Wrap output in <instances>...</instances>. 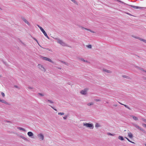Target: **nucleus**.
I'll return each instance as SVG.
<instances>
[{
    "instance_id": "nucleus-1",
    "label": "nucleus",
    "mask_w": 146,
    "mask_h": 146,
    "mask_svg": "<svg viewBox=\"0 0 146 146\" xmlns=\"http://www.w3.org/2000/svg\"><path fill=\"white\" fill-rule=\"evenodd\" d=\"M131 123L133 126H134V127H135L137 129L141 131L144 133H146V131L144 129H143L142 128H141V127H140L138 125L136 124V123Z\"/></svg>"
},
{
    "instance_id": "nucleus-2",
    "label": "nucleus",
    "mask_w": 146,
    "mask_h": 146,
    "mask_svg": "<svg viewBox=\"0 0 146 146\" xmlns=\"http://www.w3.org/2000/svg\"><path fill=\"white\" fill-rule=\"evenodd\" d=\"M55 39L57 40V42L62 46H67L66 44L62 40H61L58 38H55Z\"/></svg>"
},
{
    "instance_id": "nucleus-3",
    "label": "nucleus",
    "mask_w": 146,
    "mask_h": 146,
    "mask_svg": "<svg viewBox=\"0 0 146 146\" xmlns=\"http://www.w3.org/2000/svg\"><path fill=\"white\" fill-rule=\"evenodd\" d=\"M37 26L39 28V29H40L41 31H42V33L44 34V36L46 37L47 38H48V39H49V37L47 35V34L45 32V31H44V29L40 26L39 25H37Z\"/></svg>"
},
{
    "instance_id": "nucleus-4",
    "label": "nucleus",
    "mask_w": 146,
    "mask_h": 146,
    "mask_svg": "<svg viewBox=\"0 0 146 146\" xmlns=\"http://www.w3.org/2000/svg\"><path fill=\"white\" fill-rule=\"evenodd\" d=\"M84 125L86 126L90 129H93L94 128V125L92 123H84Z\"/></svg>"
},
{
    "instance_id": "nucleus-5",
    "label": "nucleus",
    "mask_w": 146,
    "mask_h": 146,
    "mask_svg": "<svg viewBox=\"0 0 146 146\" xmlns=\"http://www.w3.org/2000/svg\"><path fill=\"white\" fill-rule=\"evenodd\" d=\"M41 58L42 59H43V60H44L48 61L50 62H51L52 63H54V62H53L50 59L48 58H47L46 57H43L42 56H41Z\"/></svg>"
},
{
    "instance_id": "nucleus-6",
    "label": "nucleus",
    "mask_w": 146,
    "mask_h": 146,
    "mask_svg": "<svg viewBox=\"0 0 146 146\" xmlns=\"http://www.w3.org/2000/svg\"><path fill=\"white\" fill-rule=\"evenodd\" d=\"M128 5L131 6V7H133V8L135 9H143L144 8V7H140L138 6H134L131 5Z\"/></svg>"
},
{
    "instance_id": "nucleus-7",
    "label": "nucleus",
    "mask_w": 146,
    "mask_h": 146,
    "mask_svg": "<svg viewBox=\"0 0 146 146\" xmlns=\"http://www.w3.org/2000/svg\"><path fill=\"white\" fill-rule=\"evenodd\" d=\"M38 66L39 68L41 70L45 72L46 71L45 69H44V68L42 66L38 64Z\"/></svg>"
},
{
    "instance_id": "nucleus-8",
    "label": "nucleus",
    "mask_w": 146,
    "mask_h": 146,
    "mask_svg": "<svg viewBox=\"0 0 146 146\" xmlns=\"http://www.w3.org/2000/svg\"><path fill=\"white\" fill-rule=\"evenodd\" d=\"M38 136L39 137V139H41V140H42L44 139V136L41 133L38 134Z\"/></svg>"
},
{
    "instance_id": "nucleus-9",
    "label": "nucleus",
    "mask_w": 146,
    "mask_h": 146,
    "mask_svg": "<svg viewBox=\"0 0 146 146\" xmlns=\"http://www.w3.org/2000/svg\"><path fill=\"white\" fill-rule=\"evenodd\" d=\"M87 90L86 89H85L84 90H82L80 92V93L83 95H85L87 93Z\"/></svg>"
},
{
    "instance_id": "nucleus-10",
    "label": "nucleus",
    "mask_w": 146,
    "mask_h": 146,
    "mask_svg": "<svg viewBox=\"0 0 146 146\" xmlns=\"http://www.w3.org/2000/svg\"><path fill=\"white\" fill-rule=\"evenodd\" d=\"M135 67L136 68H137L138 69H139V70H141V71H143V72H146V70H144L143 69V68H140L139 67H138V66H135Z\"/></svg>"
},
{
    "instance_id": "nucleus-11",
    "label": "nucleus",
    "mask_w": 146,
    "mask_h": 146,
    "mask_svg": "<svg viewBox=\"0 0 146 146\" xmlns=\"http://www.w3.org/2000/svg\"><path fill=\"white\" fill-rule=\"evenodd\" d=\"M27 135L29 136L30 137H31L33 135V133L31 131L28 132L27 133Z\"/></svg>"
},
{
    "instance_id": "nucleus-12",
    "label": "nucleus",
    "mask_w": 146,
    "mask_h": 146,
    "mask_svg": "<svg viewBox=\"0 0 146 146\" xmlns=\"http://www.w3.org/2000/svg\"><path fill=\"white\" fill-rule=\"evenodd\" d=\"M22 19L25 23L29 25H30V23L28 22V21H27V20L26 19H25V18H23Z\"/></svg>"
},
{
    "instance_id": "nucleus-13",
    "label": "nucleus",
    "mask_w": 146,
    "mask_h": 146,
    "mask_svg": "<svg viewBox=\"0 0 146 146\" xmlns=\"http://www.w3.org/2000/svg\"><path fill=\"white\" fill-rule=\"evenodd\" d=\"M136 38H137V39H138L139 40H140L141 41H143V42H145L146 43V40H145V39H142L141 38H139V37H135Z\"/></svg>"
},
{
    "instance_id": "nucleus-14",
    "label": "nucleus",
    "mask_w": 146,
    "mask_h": 146,
    "mask_svg": "<svg viewBox=\"0 0 146 146\" xmlns=\"http://www.w3.org/2000/svg\"><path fill=\"white\" fill-rule=\"evenodd\" d=\"M0 102H1L2 103L5 104L7 105H9V104L6 101H5V100H1Z\"/></svg>"
},
{
    "instance_id": "nucleus-15",
    "label": "nucleus",
    "mask_w": 146,
    "mask_h": 146,
    "mask_svg": "<svg viewBox=\"0 0 146 146\" xmlns=\"http://www.w3.org/2000/svg\"><path fill=\"white\" fill-rule=\"evenodd\" d=\"M128 135L130 138H132L133 137L132 134L130 132L128 133Z\"/></svg>"
},
{
    "instance_id": "nucleus-16",
    "label": "nucleus",
    "mask_w": 146,
    "mask_h": 146,
    "mask_svg": "<svg viewBox=\"0 0 146 146\" xmlns=\"http://www.w3.org/2000/svg\"><path fill=\"white\" fill-rule=\"evenodd\" d=\"M103 71L104 72H106L109 73H111V72L110 70H108L107 69H103Z\"/></svg>"
},
{
    "instance_id": "nucleus-17",
    "label": "nucleus",
    "mask_w": 146,
    "mask_h": 146,
    "mask_svg": "<svg viewBox=\"0 0 146 146\" xmlns=\"http://www.w3.org/2000/svg\"><path fill=\"white\" fill-rule=\"evenodd\" d=\"M20 137L22 138V139H24V140H25V141H29V140H28V139H27V138H26L25 137H24L23 136H22V135H21L20 136Z\"/></svg>"
},
{
    "instance_id": "nucleus-18",
    "label": "nucleus",
    "mask_w": 146,
    "mask_h": 146,
    "mask_svg": "<svg viewBox=\"0 0 146 146\" xmlns=\"http://www.w3.org/2000/svg\"><path fill=\"white\" fill-rule=\"evenodd\" d=\"M118 139L121 140L123 141L124 140V138L123 137L119 136L118 137Z\"/></svg>"
},
{
    "instance_id": "nucleus-19",
    "label": "nucleus",
    "mask_w": 146,
    "mask_h": 146,
    "mask_svg": "<svg viewBox=\"0 0 146 146\" xmlns=\"http://www.w3.org/2000/svg\"><path fill=\"white\" fill-rule=\"evenodd\" d=\"M119 103L121 105H123L125 108H127V109H129V110H131V109L129 108V107L127 105H125V104H121V103H119Z\"/></svg>"
},
{
    "instance_id": "nucleus-20",
    "label": "nucleus",
    "mask_w": 146,
    "mask_h": 146,
    "mask_svg": "<svg viewBox=\"0 0 146 146\" xmlns=\"http://www.w3.org/2000/svg\"><path fill=\"white\" fill-rule=\"evenodd\" d=\"M17 128L19 130H23V131H26V130L24 128H23L21 127H17Z\"/></svg>"
},
{
    "instance_id": "nucleus-21",
    "label": "nucleus",
    "mask_w": 146,
    "mask_h": 146,
    "mask_svg": "<svg viewBox=\"0 0 146 146\" xmlns=\"http://www.w3.org/2000/svg\"><path fill=\"white\" fill-rule=\"evenodd\" d=\"M101 126L98 123H96L95 125V127H101Z\"/></svg>"
},
{
    "instance_id": "nucleus-22",
    "label": "nucleus",
    "mask_w": 146,
    "mask_h": 146,
    "mask_svg": "<svg viewBox=\"0 0 146 146\" xmlns=\"http://www.w3.org/2000/svg\"><path fill=\"white\" fill-rule=\"evenodd\" d=\"M132 117L135 120H138V118L135 116L132 115Z\"/></svg>"
},
{
    "instance_id": "nucleus-23",
    "label": "nucleus",
    "mask_w": 146,
    "mask_h": 146,
    "mask_svg": "<svg viewBox=\"0 0 146 146\" xmlns=\"http://www.w3.org/2000/svg\"><path fill=\"white\" fill-rule=\"evenodd\" d=\"M46 102H48L50 103L51 104L53 103L54 102L51 100H46Z\"/></svg>"
},
{
    "instance_id": "nucleus-24",
    "label": "nucleus",
    "mask_w": 146,
    "mask_h": 146,
    "mask_svg": "<svg viewBox=\"0 0 146 146\" xmlns=\"http://www.w3.org/2000/svg\"><path fill=\"white\" fill-rule=\"evenodd\" d=\"M117 1H118V2H120L121 3H123L125 5H128L127 4H126L125 3H124L123 2V1H120V0H117Z\"/></svg>"
},
{
    "instance_id": "nucleus-25",
    "label": "nucleus",
    "mask_w": 146,
    "mask_h": 146,
    "mask_svg": "<svg viewBox=\"0 0 146 146\" xmlns=\"http://www.w3.org/2000/svg\"><path fill=\"white\" fill-rule=\"evenodd\" d=\"M61 62L62 63L65 64V65H68V63H67V62H64V61H61Z\"/></svg>"
},
{
    "instance_id": "nucleus-26",
    "label": "nucleus",
    "mask_w": 146,
    "mask_h": 146,
    "mask_svg": "<svg viewBox=\"0 0 146 146\" xmlns=\"http://www.w3.org/2000/svg\"><path fill=\"white\" fill-rule=\"evenodd\" d=\"M107 134L108 135H111V136H114L115 135V134H112V133H109V132L107 133Z\"/></svg>"
},
{
    "instance_id": "nucleus-27",
    "label": "nucleus",
    "mask_w": 146,
    "mask_h": 146,
    "mask_svg": "<svg viewBox=\"0 0 146 146\" xmlns=\"http://www.w3.org/2000/svg\"><path fill=\"white\" fill-rule=\"evenodd\" d=\"M86 46L89 48H92V45L91 44H89L88 45H86Z\"/></svg>"
},
{
    "instance_id": "nucleus-28",
    "label": "nucleus",
    "mask_w": 146,
    "mask_h": 146,
    "mask_svg": "<svg viewBox=\"0 0 146 146\" xmlns=\"http://www.w3.org/2000/svg\"><path fill=\"white\" fill-rule=\"evenodd\" d=\"M94 104V103H93V102H91V103H88L87 104V105L89 106H91V105H92Z\"/></svg>"
},
{
    "instance_id": "nucleus-29",
    "label": "nucleus",
    "mask_w": 146,
    "mask_h": 146,
    "mask_svg": "<svg viewBox=\"0 0 146 146\" xmlns=\"http://www.w3.org/2000/svg\"><path fill=\"white\" fill-rule=\"evenodd\" d=\"M71 1H72L74 3L76 4H77V3L76 2V1L75 0H70Z\"/></svg>"
},
{
    "instance_id": "nucleus-30",
    "label": "nucleus",
    "mask_w": 146,
    "mask_h": 146,
    "mask_svg": "<svg viewBox=\"0 0 146 146\" xmlns=\"http://www.w3.org/2000/svg\"><path fill=\"white\" fill-rule=\"evenodd\" d=\"M43 48V49H46L47 50H49V51H52V50L49 48H43V47H42Z\"/></svg>"
},
{
    "instance_id": "nucleus-31",
    "label": "nucleus",
    "mask_w": 146,
    "mask_h": 146,
    "mask_svg": "<svg viewBox=\"0 0 146 146\" xmlns=\"http://www.w3.org/2000/svg\"><path fill=\"white\" fill-rule=\"evenodd\" d=\"M58 115H64V113H63V112H59L58 113Z\"/></svg>"
},
{
    "instance_id": "nucleus-32",
    "label": "nucleus",
    "mask_w": 146,
    "mask_h": 146,
    "mask_svg": "<svg viewBox=\"0 0 146 146\" xmlns=\"http://www.w3.org/2000/svg\"><path fill=\"white\" fill-rule=\"evenodd\" d=\"M38 94V95H40L41 96H44V95L41 93H39Z\"/></svg>"
},
{
    "instance_id": "nucleus-33",
    "label": "nucleus",
    "mask_w": 146,
    "mask_h": 146,
    "mask_svg": "<svg viewBox=\"0 0 146 146\" xmlns=\"http://www.w3.org/2000/svg\"><path fill=\"white\" fill-rule=\"evenodd\" d=\"M86 30H88V31H90V32L92 33H94V32L93 31L91 30L90 29H86Z\"/></svg>"
},
{
    "instance_id": "nucleus-34",
    "label": "nucleus",
    "mask_w": 146,
    "mask_h": 146,
    "mask_svg": "<svg viewBox=\"0 0 146 146\" xmlns=\"http://www.w3.org/2000/svg\"><path fill=\"white\" fill-rule=\"evenodd\" d=\"M94 100L96 102L100 101L101 100L99 99H94Z\"/></svg>"
},
{
    "instance_id": "nucleus-35",
    "label": "nucleus",
    "mask_w": 146,
    "mask_h": 146,
    "mask_svg": "<svg viewBox=\"0 0 146 146\" xmlns=\"http://www.w3.org/2000/svg\"><path fill=\"white\" fill-rule=\"evenodd\" d=\"M68 116L67 115H65L64 117H63V118L64 119H66L67 117H68Z\"/></svg>"
},
{
    "instance_id": "nucleus-36",
    "label": "nucleus",
    "mask_w": 146,
    "mask_h": 146,
    "mask_svg": "<svg viewBox=\"0 0 146 146\" xmlns=\"http://www.w3.org/2000/svg\"><path fill=\"white\" fill-rule=\"evenodd\" d=\"M5 121L7 123H12V122L11 121H8V120Z\"/></svg>"
},
{
    "instance_id": "nucleus-37",
    "label": "nucleus",
    "mask_w": 146,
    "mask_h": 146,
    "mask_svg": "<svg viewBox=\"0 0 146 146\" xmlns=\"http://www.w3.org/2000/svg\"><path fill=\"white\" fill-rule=\"evenodd\" d=\"M82 29H86H86H87V28H85L82 26H80V27Z\"/></svg>"
},
{
    "instance_id": "nucleus-38",
    "label": "nucleus",
    "mask_w": 146,
    "mask_h": 146,
    "mask_svg": "<svg viewBox=\"0 0 146 146\" xmlns=\"http://www.w3.org/2000/svg\"><path fill=\"white\" fill-rule=\"evenodd\" d=\"M125 138H126L129 142H131V141L127 138L126 137H125Z\"/></svg>"
},
{
    "instance_id": "nucleus-39",
    "label": "nucleus",
    "mask_w": 146,
    "mask_h": 146,
    "mask_svg": "<svg viewBox=\"0 0 146 146\" xmlns=\"http://www.w3.org/2000/svg\"><path fill=\"white\" fill-rule=\"evenodd\" d=\"M80 60H81L82 61H84V62H87V61H86L85 60H84L82 58H81L80 59Z\"/></svg>"
},
{
    "instance_id": "nucleus-40",
    "label": "nucleus",
    "mask_w": 146,
    "mask_h": 146,
    "mask_svg": "<svg viewBox=\"0 0 146 146\" xmlns=\"http://www.w3.org/2000/svg\"><path fill=\"white\" fill-rule=\"evenodd\" d=\"M1 94L3 97H4L5 96V95L4 93L2 92Z\"/></svg>"
},
{
    "instance_id": "nucleus-41",
    "label": "nucleus",
    "mask_w": 146,
    "mask_h": 146,
    "mask_svg": "<svg viewBox=\"0 0 146 146\" xmlns=\"http://www.w3.org/2000/svg\"><path fill=\"white\" fill-rule=\"evenodd\" d=\"M28 89H33V87H30V86L28 87Z\"/></svg>"
},
{
    "instance_id": "nucleus-42",
    "label": "nucleus",
    "mask_w": 146,
    "mask_h": 146,
    "mask_svg": "<svg viewBox=\"0 0 146 146\" xmlns=\"http://www.w3.org/2000/svg\"><path fill=\"white\" fill-rule=\"evenodd\" d=\"M14 86L15 88H16L19 89V87L17 85H14Z\"/></svg>"
},
{
    "instance_id": "nucleus-43",
    "label": "nucleus",
    "mask_w": 146,
    "mask_h": 146,
    "mask_svg": "<svg viewBox=\"0 0 146 146\" xmlns=\"http://www.w3.org/2000/svg\"><path fill=\"white\" fill-rule=\"evenodd\" d=\"M52 109H53L55 111H57V110L56 109L54 108V107L50 106Z\"/></svg>"
},
{
    "instance_id": "nucleus-44",
    "label": "nucleus",
    "mask_w": 146,
    "mask_h": 146,
    "mask_svg": "<svg viewBox=\"0 0 146 146\" xmlns=\"http://www.w3.org/2000/svg\"><path fill=\"white\" fill-rule=\"evenodd\" d=\"M122 76L123 78H127V77H128V76H125V75L123 76Z\"/></svg>"
},
{
    "instance_id": "nucleus-45",
    "label": "nucleus",
    "mask_w": 146,
    "mask_h": 146,
    "mask_svg": "<svg viewBox=\"0 0 146 146\" xmlns=\"http://www.w3.org/2000/svg\"><path fill=\"white\" fill-rule=\"evenodd\" d=\"M143 126L145 127H146V124L143 123L142 124Z\"/></svg>"
},
{
    "instance_id": "nucleus-46",
    "label": "nucleus",
    "mask_w": 146,
    "mask_h": 146,
    "mask_svg": "<svg viewBox=\"0 0 146 146\" xmlns=\"http://www.w3.org/2000/svg\"><path fill=\"white\" fill-rule=\"evenodd\" d=\"M33 39L35 40L36 42H37V40L35 38L33 37Z\"/></svg>"
},
{
    "instance_id": "nucleus-47",
    "label": "nucleus",
    "mask_w": 146,
    "mask_h": 146,
    "mask_svg": "<svg viewBox=\"0 0 146 146\" xmlns=\"http://www.w3.org/2000/svg\"><path fill=\"white\" fill-rule=\"evenodd\" d=\"M127 13V14L128 15H131V16H132V15L131 14H130V13Z\"/></svg>"
},
{
    "instance_id": "nucleus-48",
    "label": "nucleus",
    "mask_w": 146,
    "mask_h": 146,
    "mask_svg": "<svg viewBox=\"0 0 146 146\" xmlns=\"http://www.w3.org/2000/svg\"><path fill=\"white\" fill-rule=\"evenodd\" d=\"M113 106L115 107H117V105L116 104H114L113 105Z\"/></svg>"
},
{
    "instance_id": "nucleus-49",
    "label": "nucleus",
    "mask_w": 146,
    "mask_h": 146,
    "mask_svg": "<svg viewBox=\"0 0 146 146\" xmlns=\"http://www.w3.org/2000/svg\"><path fill=\"white\" fill-rule=\"evenodd\" d=\"M131 142V143H134V144L135 143L134 142H133V141H131V142Z\"/></svg>"
},
{
    "instance_id": "nucleus-50",
    "label": "nucleus",
    "mask_w": 146,
    "mask_h": 146,
    "mask_svg": "<svg viewBox=\"0 0 146 146\" xmlns=\"http://www.w3.org/2000/svg\"><path fill=\"white\" fill-rule=\"evenodd\" d=\"M143 79H145V80H146V78L145 77H143Z\"/></svg>"
},
{
    "instance_id": "nucleus-51",
    "label": "nucleus",
    "mask_w": 146,
    "mask_h": 146,
    "mask_svg": "<svg viewBox=\"0 0 146 146\" xmlns=\"http://www.w3.org/2000/svg\"><path fill=\"white\" fill-rule=\"evenodd\" d=\"M146 123V120L144 119V120H143Z\"/></svg>"
},
{
    "instance_id": "nucleus-52",
    "label": "nucleus",
    "mask_w": 146,
    "mask_h": 146,
    "mask_svg": "<svg viewBox=\"0 0 146 146\" xmlns=\"http://www.w3.org/2000/svg\"><path fill=\"white\" fill-rule=\"evenodd\" d=\"M38 44V40H37V42H36Z\"/></svg>"
},
{
    "instance_id": "nucleus-53",
    "label": "nucleus",
    "mask_w": 146,
    "mask_h": 146,
    "mask_svg": "<svg viewBox=\"0 0 146 146\" xmlns=\"http://www.w3.org/2000/svg\"><path fill=\"white\" fill-rule=\"evenodd\" d=\"M1 75H0V77H1Z\"/></svg>"
},
{
    "instance_id": "nucleus-54",
    "label": "nucleus",
    "mask_w": 146,
    "mask_h": 146,
    "mask_svg": "<svg viewBox=\"0 0 146 146\" xmlns=\"http://www.w3.org/2000/svg\"><path fill=\"white\" fill-rule=\"evenodd\" d=\"M0 9L2 10L1 9V8H0Z\"/></svg>"
},
{
    "instance_id": "nucleus-55",
    "label": "nucleus",
    "mask_w": 146,
    "mask_h": 146,
    "mask_svg": "<svg viewBox=\"0 0 146 146\" xmlns=\"http://www.w3.org/2000/svg\"><path fill=\"white\" fill-rule=\"evenodd\" d=\"M1 100L0 99V102L1 101Z\"/></svg>"
}]
</instances>
